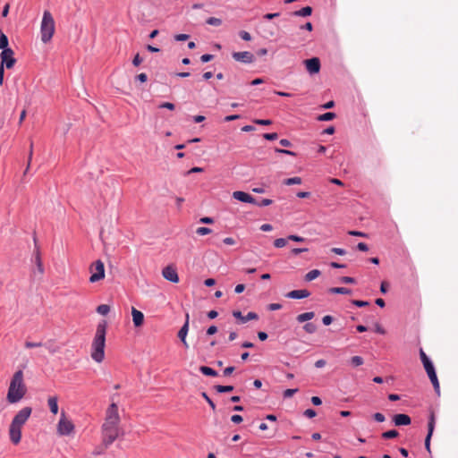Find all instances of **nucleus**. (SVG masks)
I'll use <instances>...</instances> for the list:
<instances>
[{
    "instance_id": "nucleus-54",
    "label": "nucleus",
    "mask_w": 458,
    "mask_h": 458,
    "mask_svg": "<svg viewBox=\"0 0 458 458\" xmlns=\"http://www.w3.org/2000/svg\"><path fill=\"white\" fill-rule=\"evenodd\" d=\"M142 62V58L140 56L139 54H136L133 60H132V64L134 66H139Z\"/></svg>"
},
{
    "instance_id": "nucleus-25",
    "label": "nucleus",
    "mask_w": 458,
    "mask_h": 458,
    "mask_svg": "<svg viewBox=\"0 0 458 458\" xmlns=\"http://www.w3.org/2000/svg\"><path fill=\"white\" fill-rule=\"evenodd\" d=\"M35 263H36L38 273L40 275H43L44 274V267H43V263H42V260L40 258V253L38 250L36 251Z\"/></svg>"
},
{
    "instance_id": "nucleus-39",
    "label": "nucleus",
    "mask_w": 458,
    "mask_h": 458,
    "mask_svg": "<svg viewBox=\"0 0 458 458\" xmlns=\"http://www.w3.org/2000/svg\"><path fill=\"white\" fill-rule=\"evenodd\" d=\"M211 233H212V230L208 227H199L196 230V233L198 235H206V234H209Z\"/></svg>"
},
{
    "instance_id": "nucleus-52",
    "label": "nucleus",
    "mask_w": 458,
    "mask_h": 458,
    "mask_svg": "<svg viewBox=\"0 0 458 458\" xmlns=\"http://www.w3.org/2000/svg\"><path fill=\"white\" fill-rule=\"evenodd\" d=\"M348 234L352 236H360V237H367L368 235L365 233L360 231H349Z\"/></svg>"
},
{
    "instance_id": "nucleus-9",
    "label": "nucleus",
    "mask_w": 458,
    "mask_h": 458,
    "mask_svg": "<svg viewBox=\"0 0 458 458\" xmlns=\"http://www.w3.org/2000/svg\"><path fill=\"white\" fill-rule=\"evenodd\" d=\"M21 426L16 425L13 422H11L9 427V437L10 441L13 445H18L21 442Z\"/></svg>"
},
{
    "instance_id": "nucleus-41",
    "label": "nucleus",
    "mask_w": 458,
    "mask_h": 458,
    "mask_svg": "<svg viewBox=\"0 0 458 458\" xmlns=\"http://www.w3.org/2000/svg\"><path fill=\"white\" fill-rule=\"evenodd\" d=\"M297 392H298L297 388H295V389H286L284 392V398H290V397H292Z\"/></svg>"
},
{
    "instance_id": "nucleus-32",
    "label": "nucleus",
    "mask_w": 458,
    "mask_h": 458,
    "mask_svg": "<svg viewBox=\"0 0 458 458\" xmlns=\"http://www.w3.org/2000/svg\"><path fill=\"white\" fill-rule=\"evenodd\" d=\"M110 311V307L106 304H101L99 306H98L97 308V312L99 313L100 315H107Z\"/></svg>"
},
{
    "instance_id": "nucleus-46",
    "label": "nucleus",
    "mask_w": 458,
    "mask_h": 458,
    "mask_svg": "<svg viewBox=\"0 0 458 458\" xmlns=\"http://www.w3.org/2000/svg\"><path fill=\"white\" fill-rule=\"evenodd\" d=\"M287 240L294 241V242H304V238L303 237H301V236H298V235H294V234L289 235L287 237Z\"/></svg>"
},
{
    "instance_id": "nucleus-33",
    "label": "nucleus",
    "mask_w": 458,
    "mask_h": 458,
    "mask_svg": "<svg viewBox=\"0 0 458 458\" xmlns=\"http://www.w3.org/2000/svg\"><path fill=\"white\" fill-rule=\"evenodd\" d=\"M351 364L354 367L361 366L364 363V360L360 356H353L351 358Z\"/></svg>"
},
{
    "instance_id": "nucleus-34",
    "label": "nucleus",
    "mask_w": 458,
    "mask_h": 458,
    "mask_svg": "<svg viewBox=\"0 0 458 458\" xmlns=\"http://www.w3.org/2000/svg\"><path fill=\"white\" fill-rule=\"evenodd\" d=\"M284 183L285 185H293V184H301V177H292L284 180Z\"/></svg>"
},
{
    "instance_id": "nucleus-51",
    "label": "nucleus",
    "mask_w": 458,
    "mask_h": 458,
    "mask_svg": "<svg viewBox=\"0 0 458 458\" xmlns=\"http://www.w3.org/2000/svg\"><path fill=\"white\" fill-rule=\"evenodd\" d=\"M374 419L377 422H383L385 421L386 418L384 416V414L380 413V412H377L373 415Z\"/></svg>"
},
{
    "instance_id": "nucleus-12",
    "label": "nucleus",
    "mask_w": 458,
    "mask_h": 458,
    "mask_svg": "<svg viewBox=\"0 0 458 458\" xmlns=\"http://www.w3.org/2000/svg\"><path fill=\"white\" fill-rule=\"evenodd\" d=\"M305 65L308 72L311 74L318 73L320 70V61L318 57L305 60Z\"/></svg>"
},
{
    "instance_id": "nucleus-40",
    "label": "nucleus",
    "mask_w": 458,
    "mask_h": 458,
    "mask_svg": "<svg viewBox=\"0 0 458 458\" xmlns=\"http://www.w3.org/2000/svg\"><path fill=\"white\" fill-rule=\"evenodd\" d=\"M202 397L207 401V403L209 404L210 408L215 411L216 410V404L215 403L208 397L207 393L203 392L201 394Z\"/></svg>"
},
{
    "instance_id": "nucleus-15",
    "label": "nucleus",
    "mask_w": 458,
    "mask_h": 458,
    "mask_svg": "<svg viewBox=\"0 0 458 458\" xmlns=\"http://www.w3.org/2000/svg\"><path fill=\"white\" fill-rule=\"evenodd\" d=\"M428 426V435L425 439V447L428 450V452L430 453V439H431V437H432V434H433V431L435 428V416L433 413L430 415Z\"/></svg>"
},
{
    "instance_id": "nucleus-16",
    "label": "nucleus",
    "mask_w": 458,
    "mask_h": 458,
    "mask_svg": "<svg viewBox=\"0 0 458 458\" xmlns=\"http://www.w3.org/2000/svg\"><path fill=\"white\" fill-rule=\"evenodd\" d=\"M233 316L239 319L242 323H246L252 319H258V315L255 312H249L246 316H243L241 311L233 310Z\"/></svg>"
},
{
    "instance_id": "nucleus-11",
    "label": "nucleus",
    "mask_w": 458,
    "mask_h": 458,
    "mask_svg": "<svg viewBox=\"0 0 458 458\" xmlns=\"http://www.w3.org/2000/svg\"><path fill=\"white\" fill-rule=\"evenodd\" d=\"M163 276L172 282V283H178L179 282V276L177 274L176 269L172 266L165 267L162 271Z\"/></svg>"
},
{
    "instance_id": "nucleus-59",
    "label": "nucleus",
    "mask_w": 458,
    "mask_h": 458,
    "mask_svg": "<svg viewBox=\"0 0 458 458\" xmlns=\"http://www.w3.org/2000/svg\"><path fill=\"white\" fill-rule=\"evenodd\" d=\"M332 321H333V318L329 315H327V316L323 317V318H322V322L326 326L330 325L332 323Z\"/></svg>"
},
{
    "instance_id": "nucleus-64",
    "label": "nucleus",
    "mask_w": 458,
    "mask_h": 458,
    "mask_svg": "<svg viewBox=\"0 0 458 458\" xmlns=\"http://www.w3.org/2000/svg\"><path fill=\"white\" fill-rule=\"evenodd\" d=\"M223 242L226 245H234L235 244V240L232 237H226L224 239Z\"/></svg>"
},
{
    "instance_id": "nucleus-35",
    "label": "nucleus",
    "mask_w": 458,
    "mask_h": 458,
    "mask_svg": "<svg viewBox=\"0 0 458 458\" xmlns=\"http://www.w3.org/2000/svg\"><path fill=\"white\" fill-rule=\"evenodd\" d=\"M399 433L398 431L393 429V430H388V431H386L382 434V437L383 438H386V439H389V438H394L396 437H398Z\"/></svg>"
},
{
    "instance_id": "nucleus-58",
    "label": "nucleus",
    "mask_w": 458,
    "mask_h": 458,
    "mask_svg": "<svg viewBox=\"0 0 458 458\" xmlns=\"http://www.w3.org/2000/svg\"><path fill=\"white\" fill-rule=\"evenodd\" d=\"M306 251H308L307 248H294L292 250V253L293 255H298L300 253L306 252Z\"/></svg>"
},
{
    "instance_id": "nucleus-48",
    "label": "nucleus",
    "mask_w": 458,
    "mask_h": 458,
    "mask_svg": "<svg viewBox=\"0 0 458 458\" xmlns=\"http://www.w3.org/2000/svg\"><path fill=\"white\" fill-rule=\"evenodd\" d=\"M189 38H190V36L187 34H176L174 36V39L176 41H184V40H187Z\"/></svg>"
},
{
    "instance_id": "nucleus-1",
    "label": "nucleus",
    "mask_w": 458,
    "mask_h": 458,
    "mask_svg": "<svg viewBox=\"0 0 458 458\" xmlns=\"http://www.w3.org/2000/svg\"><path fill=\"white\" fill-rule=\"evenodd\" d=\"M120 421L118 406L112 403L106 411L105 420L101 427L102 442L105 447L109 446L120 435L123 434L120 428Z\"/></svg>"
},
{
    "instance_id": "nucleus-3",
    "label": "nucleus",
    "mask_w": 458,
    "mask_h": 458,
    "mask_svg": "<svg viewBox=\"0 0 458 458\" xmlns=\"http://www.w3.org/2000/svg\"><path fill=\"white\" fill-rule=\"evenodd\" d=\"M27 387L24 383L23 372L22 370H17L10 382V386L7 393V401L10 403H18L21 400L26 394Z\"/></svg>"
},
{
    "instance_id": "nucleus-31",
    "label": "nucleus",
    "mask_w": 458,
    "mask_h": 458,
    "mask_svg": "<svg viewBox=\"0 0 458 458\" xmlns=\"http://www.w3.org/2000/svg\"><path fill=\"white\" fill-rule=\"evenodd\" d=\"M335 117V113L327 112V113H325V114H320V115L318 117V121H331V120H333Z\"/></svg>"
},
{
    "instance_id": "nucleus-29",
    "label": "nucleus",
    "mask_w": 458,
    "mask_h": 458,
    "mask_svg": "<svg viewBox=\"0 0 458 458\" xmlns=\"http://www.w3.org/2000/svg\"><path fill=\"white\" fill-rule=\"evenodd\" d=\"M0 49H10L8 47V38L0 30Z\"/></svg>"
},
{
    "instance_id": "nucleus-4",
    "label": "nucleus",
    "mask_w": 458,
    "mask_h": 458,
    "mask_svg": "<svg viewBox=\"0 0 458 458\" xmlns=\"http://www.w3.org/2000/svg\"><path fill=\"white\" fill-rule=\"evenodd\" d=\"M55 31V22L51 13L46 10L40 24L41 41L48 43L52 39Z\"/></svg>"
},
{
    "instance_id": "nucleus-60",
    "label": "nucleus",
    "mask_w": 458,
    "mask_h": 458,
    "mask_svg": "<svg viewBox=\"0 0 458 458\" xmlns=\"http://www.w3.org/2000/svg\"><path fill=\"white\" fill-rule=\"evenodd\" d=\"M199 222L203 223V224L210 225V224L214 223V219L209 216H204V217L200 218Z\"/></svg>"
},
{
    "instance_id": "nucleus-14",
    "label": "nucleus",
    "mask_w": 458,
    "mask_h": 458,
    "mask_svg": "<svg viewBox=\"0 0 458 458\" xmlns=\"http://www.w3.org/2000/svg\"><path fill=\"white\" fill-rule=\"evenodd\" d=\"M189 320H190V316L187 313L185 316V322L178 332V337L180 338V340L182 341V343L183 344L185 348L189 347L188 343L186 341V336H187V334L189 331Z\"/></svg>"
},
{
    "instance_id": "nucleus-21",
    "label": "nucleus",
    "mask_w": 458,
    "mask_h": 458,
    "mask_svg": "<svg viewBox=\"0 0 458 458\" xmlns=\"http://www.w3.org/2000/svg\"><path fill=\"white\" fill-rule=\"evenodd\" d=\"M427 374H428L435 390L437 393H439V382H438L435 369H432L427 371Z\"/></svg>"
},
{
    "instance_id": "nucleus-49",
    "label": "nucleus",
    "mask_w": 458,
    "mask_h": 458,
    "mask_svg": "<svg viewBox=\"0 0 458 458\" xmlns=\"http://www.w3.org/2000/svg\"><path fill=\"white\" fill-rule=\"evenodd\" d=\"M256 124L269 125L272 123L271 120L256 119L253 121Z\"/></svg>"
},
{
    "instance_id": "nucleus-20",
    "label": "nucleus",
    "mask_w": 458,
    "mask_h": 458,
    "mask_svg": "<svg viewBox=\"0 0 458 458\" xmlns=\"http://www.w3.org/2000/svg\"><path fill=\"white\" fill-rule=\"evenodd\" d=\"M420 356L426 372L434 369L432 362L422 349L420 350Z\"/></svg>"
},
{
    "instance_id": "nucleus-43",
    "label": "nucleus",
    "mask_w": 458,
    "mask_h": 458,
    "mask_svg": "<svg viewBox=\"0 0 458 458\" xmlns=\"http://www.w3.org/2000/svg\"><path fill=\"white\" fill-rule=\"evenodd\" d=\"M272 202L273 201L270 199H263L260 202L256 201L255 205H258L259 207H265V206H268V205L272 204Z\"/></svg>"
},
{
    "instance_id": "nucleus-27",
    "label": "nucleus",
    "mask_w": 458,
    "mask_h": 458,
    "mask_svg": "<svg viewBox=\"0 0 458 458\" xmlns=\"http://www.w3.org/2000/svg\"><path fill=\"white\" fill-rule=\"evenodd\" d=\"M320 271L318 269H313V270H310V272H308L305 276V280L308 281V282H310L314 279H316L317 277H318L320 276Z\"/></svg>"
},
{
    "instance_id": "nucleus-13",
    "label": "nucleus",
    "mask_w": 458,
    "mask_h": 458,
    "mask_svg": "<svg viewBox=\"0 0 458 458\" xmlns=\"http://www.w3.org/2000/svg\"><path fill=\"white\" fill-rule=\"evenodd\" d=\"M233 198L242 202L256 204V199L250 194L244 191H233Z\"/></svg>"
},
{
    "instance_id": "nucleus-8",
    "label": "nucleus",
    "mask_w": 458,
    "mask_h": 458,
    "mask_svg": "<svg viewBox=\"0 0 458 458\" xmlns=\"http://www.w3.org/2000/svg\"><path fill=\"white\" fill-rule=\"evenodd\" d=\"M13 51L10 48V49H4L2 52H1V64L0 65H3V67H5L7 69H11L13 67V65L15 64V58L13 57Z\"/></svg>"
},
{
    "instance_id": "nucleus-7",
    "label": "nucleus",
    "mask_w": 458,
    "mask_h": 458,
    "mask_svg": "<svg viewBox=\"0 0 458 458\" xmlns=\"http://www.w3.org/2000/svg\"><path fill=\"white\" fill-rule=\"evenodd\" d=\"M32 412V409L30 407H24L18 411V413L13 417L12 422L23 427L27 422L29 418L30 417Z\"/></svg>"
},
{
    "instance_id": "nucleus-19",
    "label": "nucleus",
    "mask_w": 458,
    "mask_h": 458,
    "mask_svg": "<svg viewBox=\"0 0 458 458\" xmlns=\"http://www.w3.org/2000/svg\"><path fill=\"white\" fill-rule=\"evenodd\" d=\"M310 292L307 290H293L286 294V297L291 299H303L310 296Z\"/></svg>"
},
{
    "instance_id": "nucleus-30",
    "label": "nucleus",
    "mask_w": 458,
    "mask_h": 458,
    "mask_svg": "<svg viewBox=\"0 0 458 458\" xmlns=\"http://www.w3.org/2000/svg\"><path fill=\"white\" fill-rule=\"evenodd\" d=\"M214 388L217 393H227V392H232L233 390V386L217 385V386H215Z\"/></svg>"
},
{
    "instance_id": "nucleus-10",
    "label": "nucleus",
    "mask_w": 458,
    "mask_h": 458,
    "mask_svg": "<svg viewBox=\"0 0 458 458\" xmlns=\"http://www.w3.org/2000/svg\"><path fill=\"white\" fill-rule=\"evenodd\" d=\"M233 58L237 62L244 64H251L255 60L254 55L249 51L234 52L233 54Z\"/></svg>"
},
{
    "instance_id": "nucleus-17",
    "label": "nucleus",
    "mask_w": 458,
    "mask_h": 458,
    "mask_svg": "<svg viewBox=\"0 0 458 458\" xmlns=\"http://www.w3.org/2000/svg\"><path fill=\"white\" fill-rule=\"evenodd\" d=\"M395 426H407L411 424V418L407 414H396L393 417Z\"/></svg>"
},
{
    "instance_id": "nucleus-26",
    "label": "nucleus",
    "mask_w": 458,
    "mask_h": 458,
    "mask_svg": "<svg viewBox=\"0 0 458 458\" xmlns=\"http://www.w3.org/2000/svg\"><path fill=\"white\" fill-rule=\"evenodd\" d=\"M311 13H312V8L310 6H306V7L301 8V10L294 12L293 14L296 16L306 17V16L310 15Z\"/></svg>"
},
{
    "instance_id": "nucleus-56",
    "label": "nucleus",
    "mask_w": 458,
    "mask_h": 458,
    "mask_svg": "<svg viewBox=\"0 0 458 458\" xmlns=\"http://www.w3.org/2000/svg\"><path fill=\"white\" fill-rule=\"evenodd\" d=\"M213 57L214 56L212 55L205 54V55H201L200 60L203 63H208V62L211 61L213 59Z\"/></svg>"
},
{
    "instance_id": "nucleus-36",
    "label": "nucleus",
    "mask_w": 458,
    "mask_h": 458,
    "mask_svg": "<svg viewBox=\"0 0 458 458\" xmlns=\"http://www.w3.org/2000/svg\"><path fill=\"white\" fill-rule=\"evenodd\" d=\"M303 329L309 334H313L317 331V326L314 323H307L304 325Z\"/></svg>"
},
{
    "instance_id": "nucleus-38",
    "label": "nucleus",
    "mask_w": 458,
    "mask_h": 458,
    "mask_svg": "<svg viewBox=\"0 0 458 458\" xmlns=\"http://www.w3.org/2000/svg\"><path fill=\"white\" fill-rule=\"evenodd\" d=\"M207 23L213 26H220L222 24V21L216 17H210L207 20Z\"/></svg>"
},
{
    "instance_id": "nucleus-42",
    "label": "nucleus",
    "mask_w": 458,
    "mask_h": 458,
    "mask_svg": "<svg viewBox=\"0 0 458 458\" xmlns=\"http://www.w3.org/2000/svg\"><path fill=\"white\" fill-rule=\"evenodd\" d=\"M159 108H167L169 110H174L175 106L173 103L170 102H164L159 105Z\"/></svg>"
},
{
    "instance_id": "nucleus-53",
    "label": "nucleus",
    "mask_w": 458,
    "mask_h": 458,
    "mask_svg": "<svg viewBox=\"0 0 458 458\" xmlns=\"http://www.w3.org/2000/svg\"><path fill=\"white\" fill-rule=\"evenodd\" d=\"M304 415L308 418H314L317 415V413L313 409H307L304 411Z\"/></svg>"
},
{
    "instance_id": "nucleus-23",
    "label": "nucleus",
    "mask_w": 458,
    "mask_h": 458,
    "mask_svg": "<svg viewBox=\"0 0 458 458\" xmlns=\"http://www.w3.org/2000/svg\"><path fill=\"white\" fill-rule=\"evenodd\" d=\"M315 317V313L313 311L301 313L297 316L296 319L300 323H303L305 321H309Z\"/></svg>"
},
{
    "instance_id": "nucleus-28",
    "label": "nucleus",
    "mask_w": 458,
    "mask_h": 458,
    "mask_svg": "<svg viewBox=\"0 0 458 458\" xmlns=\"http://www.w3.org/2000/svg\"><path fill=\"white\" fill-rule=\"evenodd\" d=\"M329 292L339 294H350L352 293L351 289L345 287H333L329 289Z\"/></svg>"
},
{
    "instance_id": "nucleus-44",
    "label": "nucleus",
    "mask_w": 458,
    "mask_h": 458,
    "mask_svg": "<svg viewBox=\"0 0 458 458\" xmlns=\"http://www.w3.org/2000/svg\"><path fill=\"white\" fill-rule=\"evenodd\" d=\"M352 302L357 307H366L369 304L368 301L359 300H353Z\"/></svg>"
},
{
    "instance_id": "nucleus-22",
    "label": "nucleus",
    "mask_w": 458,
    "mask_h": 458,
    "mask_svg": "<svg viewBox=\"0 0 458 458\" xmlns=\"http://www.w3.org/2000/svg\"><path fill=\"white\" fill-rule=\"evenodd\" d=\"M57 397L56 396H51L47 400V403L49 406V409L52 413L57 414L58 413V403H57Z\"/></svg>"
},
{
    "instance_id": "nucleus-18",
    "label": "nucleus",
    "mask_w": 458,
    "mask_h": 458,
    "mask_svg": "<svg viewBox=\"0 0 458 458\" xmlns=\"http://www.w3.org/2000/svg\"><path fill=\"white\" fill-rule=\"evenodd\" d=\"M132 321L136 327H141L144 322V314L135 308L131 309Z\"/></svg>"
},
{
    "instance_id": "nucleus-45",
    "label": "nucleus",
    "mask_w": 458,
    "mask_h": 458,
    "mask_svg": "<svg viewBox=\"0 0 458 458\" xmlns=\"http://www.w3.org/2000/svg\"><path fill=\"white\" fill-rule=\"evenodd\" d=\"M263 137L266 139V140H275L278 138V135L277 133L276 132H273V133H265L263 135Z\"/></svg>"
},
{
    "instance_id": "nucleus-24",
    "label": "nucleus",
    "mask_w": 458,
    "mask_h": 458,
    "mask_svg": "<svg viewBox=\"0 0 458 458\" xmlns=\"http://www.w3.org/2000/svg\"><path fill=\"white\" fill-rule=\"evenodd\" d=\"M199 371L206 376H209V377H216L217 376V372L215 369H213L212 368L207 367V366H200Z\"/></svg>"
},
{
    "instance_id": "nucleus-37",
    "label": "nucleus",
    "mask_w": 458,
    "mask_h": 458,
    "mask_svg": "<svg viewBox=\"0 0 458 458\" xmlns=\"http://www.w3.org/2000/svg\"><path fill=\"white\" fill-rule=\"evenodd\" d=\"M286 243H287V239L278 238V239L275 240L274 246L276 248H283L286 245Z\"/></svg>"
},
{
    "instance_id": "nucleus-50",
    "label": "nucleus",
    "mask_w": 458,
    "mask_h": 458,
    "mask_svg": "<svg viewBox=\"0 0 458 458\" xmlns=\"http://www.w3.org/2000/svg\"><path fill=\"white\" fill-rule=\"evenodd\" d=\"M42 343H32V342H25V347L26 348H34V347H40L42 346Z\"/></svg>"
},
{
    "instance_id": "nucleus-57",
    "label": "nucleus",
    "mask_w": 458,
    "mask_h": 458,
    "mask_svg": "<svg viewBox=\"0 0 458 458\" xmlns=\"http://www.w3.org/2000/svg\"><path fill=\"white\" fill-rule=\"evenodd\" d=\"M341 282L344 284H353L355 282V279L350 276H343L341 278Z\"/></svg>"
},
{
    "instance_id": "nucleus-6",
    "label": "nucleus",
    "mask_w": 458,
    "mask_h": 458,
    "mask_svg": "<svg viewBox=\"0 0 458 458\" xmlns=\"http://www.w3.org/2000/svg\"><path fill=\"white\" fill-rule=\"evenodd\" d=\"M74 430V425L67 419L65 412L62 411L61 418L59 420V422L57 424V432L61 436H67L72 433Z\"/></svg>"
},
{
    "instance_id": "nucleus-5",
    "label": "nucleus",
    "mask_w": 458,
    "mask_h": 458,
    "mask_svg": "<svg viewBox=\"0 0 458 458\" xmlns=\"http://www.w3.org/2000/svg\"><path fill=\"white\" fill-rule=\"evenodd\" d=\"M89 270L90 273V283H97L105 278V265L102 260L98 259L91 263L90 266L89 267Z\"/></svg>"
},
{
    "instance_id": "nucleus-63",
    "label": "nucleus",
    "mask_w": 458,
    "mask_h": 458,
    "mask_svg": "<svg viewBox=\"0 0 458 458\" xmlns=\"http://www.w3.org/2000/svg\"><path fill=\"white\" fill-rule=\"evenodd\" d=\"M217 332V327L216 326H211L207 330V335H212Z\"/></svg>"
},
{
    "instance_id": "nucleus-62",
    "label": "nucleus",
    "mask_w": 458,
    "mask_h": 458,
    "mask_svg": "<svg viewBox=\"0 0 458 458\" xmlns=\"http://www.w3.org/2000/svg\"><path fill=\"white\" fill-rule=\"evenodd\" d=\"M281 308H282V305L279 303H271L268 305L269 310H280Z\"/></svg>"
},
{
    "instance_id": "nucleus-2",
    "label": "nucleus",
    "mask_w": 458,
    "mask_h": 458,
    "mask_svg": "<svg viewBox=\"0 0 458 458\" xmlns=\"http://www.w3.org/2000/svg\"><path fill=\"white\" fill-rule=\"evenodd\" d=\"M107 323L102 321L97 326L95 336L91 343L90 356L93 360L101 363L105 359L106 335Z\"/></svg>"
},
{
    "instance_id": "nucleus-47",
    "label": "nucleus",
    "mask_w": 458,
    "mask_h": 458,
    "mask_svg": "<svg viewBox=\"0 0 458 458\" xmlns=\"http://www.w3.org/2000/svg\"><path fill=\"white\" fill-rule=\"evenodd\" d=\"M240 37H241L243 40H245V41H250V40H251V36H250V34L249 32H247V31H244V30H242V31H241V32H240Z\"/></svg>"
},
{
    "instance_id": "nucleus-61",
    "label": "nucleus",
    "mask_w": 458,
    "mask_h": 458,
    "mask_svg": "<svg viewBox=\"0 0 458 458\" xmlns=\"http://www.w3.org/2000/svg\"><path fill=\"white\" fill-rule=\"evenodd\" d=\"M357 249L360 251H367L369 250L368 245L365 242H359Z\"/></svg>"
},
{
    "instance_id": "nucleus-55",
    "label": "nucleus",
    "mask_w": 458,
    "mask_h": 458,
    "mask_svg": "<svg viewBox=\"0 0 458 458\" xmlns=\"http://www.w3.org/2000/svg\"><path fill=\"white\" fill-rule=\"evenodd\" d=\"M242 417L241 415H238V414H235V415H233L231 417V420L233 422V423H241L242 421Z\"/></svg>"
}]
</instances>
